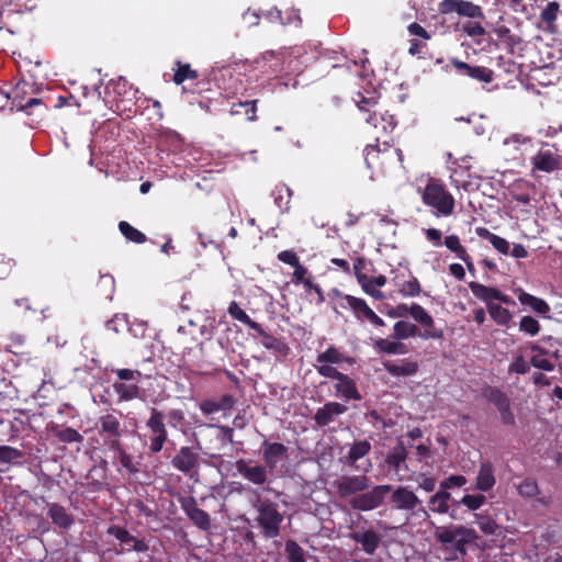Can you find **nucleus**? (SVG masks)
Listing matches in <instances>:
<instances>
[{"label":"nucleus","mask_w":562,"mask_h":562,"mask_svg":"<svg viewBox=\"0 0 562 562\" xmlns=\"http://www.w3.org/2000/svg\"><path fill=\"white\" fill-rule=\"evenodd\" d=\"M371 484L367 475H344L334 482L337 494L340 498H348L352 509L359 512H370L383 505L385 496L392 491L390 484Z\"/></svg>","instance_id":"obj_1"},{"label":"nucleus","mask_w":562,"mask_h":562,"mask_svg":"<svg viewBox=\"0 0 562 562\" xmlns=\"http://www.w3.org/2000/svg\"><path fill=\"white\" fill-rule=\"evenodd\" d=\"M434 537L449 553L447 560L463 559L468 554L469 546L476 544L477 532L464 525L435 526Z\"/></svg>","instance_id":"obj_2"},{"label":"nucleus","mask_w":562,"mask_h":562,"mask_svg":"<svg viewBox=\"0 0 562 562\" xmlns=\"http://www.w3.org/2000/svg\"><path fill=\"white\" fill-rule=\"evenodd\" d=\"M252 508L256 512L254 520L262 538L268 540L279 537L284 521V515L280 512L279 505L258 495L252 502Z\"/></svg>","instance_id":"obj_3"},{"label":"nucleus","mask_w":562,"mask_h":562,"mask_svg":"<svg viewBox=\"0 0 562 562\" xmlns=\"http://www.w3.org/2000/svg\"><path fill=\"white\" fill-rule=\"evenodd\" d=\"M422 201L425 205L434 210L436 216H450L456 206L453 195L445 188V186L435 179H430L422 193Z\"/></svg>","instance_id":"obj_4"},{"label":"nucleus","mask_w":562,"mask_h":562,"mask_svg":"<svg viewBox=\"0 0 562 562\" xmlns=\"http://www.w3.org/2000/svg\"><path fill=\"white\" fill-rule=\"evenodd\" d=\"M112 373L117 376V381L113 382L112 387L120 403L142 397V389L138 383L143 373L139 370L113 369Z\"/></svg>","instance_id":"obj_5"},{"label":"nucleus","mask_w":562,"mask_h":562,"mask_svg":"<svg viewBox=\"0 0 562 562\" xmlns=\"http://www.w3.org/2000/svg\"><path fill=\"white\" fill-rule=\"evenodd\" d=\"M411 315V317L425 327L420 337L423 339H442L443 330L441 328H436L434 318L430 314L419 304L413 303L411 306L406 304H398L394 313L391 316L395 317H405Z\"/></svg>","instance_id":"obj_6"},{"label":"nucleus","mask_w":562,"mask_h":562,"mask_svg":"<svg viewBox=\"0 0 562 562\" xmlns=\"http://www.w3.org/2000/svg\"><path fill=\"white\" fill-rule=\"evenodd\" d=\"M165 419L166 416L162 411L155 407L150 409L149 417L145 424L148 429V450L150 453H159L168 441V430Z\"/></svg>","instance_id":"obj_7"},{"label":"nucleus","mask_w":562,"mask_h":562,"mask_svg":"<svg viewBox=\"0 0 562 562\" xmlns=\"http://www.w3.org/2000/svg\"><path fill=\"white\" fill-rule=\"evenodd\" d=\"M99 435L103 440V445L110 449H120L122 445L121 438L124 434V426L120 418L113 413L101 415L97 422Z\"/></svg>","instance_id":"obj_8"},{"label":"nucleus","mask_w":562,"mask_h":562,"mask_svg":"<svg viewBox=\"0 0 562 562\" xmlns=\"http://www.w3.org/2000/svg\"><path fill=\"white\" fill-rule=\"evenodd\" d=\"M482 396L496 407L499 413V419L504 426L515 425L516 418L512 409V401L504 391L497 386L486 385L482 390Z\"/></svg>","instance_id":"obj_9"},{"label":"nucleus","mask_w":562,"mask_h":562,"mask_svg":"<svg viewBox=\"0 0 562 562\" xmlns=\"http://www.w3.org/2000/svg\"><path fill=\"white\" fill-rule=\"evenodd\" d=\"M179 503L181 509L196 528L202 531L211 529L209 513L198 506V502L193 496H183L179 499Z\"/></svg>","instance_id":"obj_10"},{"label":"nucleus","mask_w":562,"mask_h":562,"mask_svg":"<svg viewBox=\"0 0 562 562\" xmlns=\"http://www.w3.org/2000/svg\"><path fill=\"white\" fill-rule=\"evenodd\" d=\"M438 11L441 14L456 12L460 16H467L470 19H484L482 8L467 0H442L438 4Z\"/></svg>","instance_id":"obj_11"},{"label":"nucleus","mask_w":562,"mask_h":562,"mask_svg":"<svg viewBox=\"0 0 562 562\" xmlns=\"http://www.w3.org/2000/svg\"><path fill=\"white\" fill-rule=\"evenodd\" d=\"M106 533L120 541L122 552H147L149 549L148 544L144 540L137 539L126 528L119 525L109 526Z\"/></svg>","instance_id":"obj_12"},{"label":"nucleus","mask_w":562,"mask_h":562,"mask_svg":"<svg viewBox=\"0 0 562 562\" xmlns=\"http://www.w3.org/2000/svg\"><path fill=\"white\" fill-rule=\"evenodd\" d=\"M261 453L262 460L269 469V472H273L277 469L278 463L286 460L289 457L286 446L281 442H271L267 439L261 443Z\"/></svg>","instance_id":"obj_13"},{"label":"nucleus","mask_w":562,"mask_h":562,"mask_svg":"<svg viewBox=\"0 0 562 562\" xmlns=\"http://www.w3.org/2000/svg\"><path fill=\"white\" fill-rule=\"evenodd\" d=\"M199 454L192 447L183 446L171 459V465L179 472L189 475L199 467Z\"/></svg>","instance_id":"obj_14"},{"label":"nucleus","mask_w":562,"mask_h":562,"mask_svg":"<svg viewBox=\"0 0 562 562\" xmlns=\"http://www.w3.org/2000/svg\"><path fill=\"white\" fill-rule=\"evenodd\" d=\"M456 501L451 493L448 491L439 490L432 494L428 499V508L430 512L439 515H449L450 518L457 519L456 507L453 505Z\"/></svg>","instance_id":"obj_15"},{"label":"nucleus","mask_w":562,"mask_h":562,"mask_svg":"<svg viewBox=\"0 0 562 562\" xmlns=\"http://www.w3.org/2000/svg\"><path fill=\"white\" fill-rule=\"evenodd\" d=\"M237 472L255 485H263L268 481L269 469L266 464L250 465L246 460L239 459L235 462Z\"/></svg>","instance_id":"obj_16"},{"label":"nucleus","mask_w":562,"mask_h":562,"mask_svg":"<svg viewBox=\"0 0 562 562\" xmlns=\"http://www.w3.org/2000/svg\"><path fill=\"white\" fill-rule=\"evenodd\" d=\"M532 170L551 173L560 168L561 156L550 149H540L531 158Z\"/></svg>","instance_id":"obj_17"},{"label":"nucleus","mask_w":562,"mask_h":562,"mask_svg":"<svg viewBox=\"0 0 562 562\" xmlns=\"http://www.w3.org/2000/svg\"><path fill=\"white\" fill-rule=\"evenodd\" d=\"M348 411V407L338 402H327L322 407L317 408L313 419L318 427H325L335 420L336 416L342 415Z\"/></svg>","instance_id":"obj_18"},{"label":"nucleus","mask_w":562,"mask_h":562,"mask_svg":"<svg viewBox=\"0 0 562 562\" xmlns=\"http://www.w3.org/2000/svg\"><path fill=\"white\" fill-rule=\"evenodd\" d=\"M391 502L396 509L407 512H413L422 503L418 496L406 486L396 487L391 495Z\"/></svg>","instance_id":"obj_19"},{"label":"nucleus","mask_w":562,"mask_h":562,"mask_svg":"<svg viewBox=\"0 0 562 562\" xmlns=\"http://www.w3.org/2000/svg\"><path fill=\"white\" fill-rule=\"evenodd\" d=\"M451 64L459 72L480 82L490 83L494 79V71L487 67L471 66L468 63L458 59H452Z\"/></svg>","instance_id":"obj_20"},{"label":"nucleus","mask_w":562,"mask_h":562,"mask_svg":"<svg viewBox=\"0 0 562 562\" xmlns=\"http://www.w3.org/2000/svg\"><path fill=\"white\" fill-rule=\"evenodd\" d=\"M349 538L361 544V549L368 555H373L381 543V536L373 529L353 531Z\"/></svg>","instance_id":"obj_21"},{"label":"nucleus","mask_w":562,"mask_h":562,"mask_svg":"<svg viewBox=\"0 0 562 562\" xmlns=\"http://www.w3.org/2000/svg\"><path fill=\"white\" fill-rule=\"evenodd\" d=\"M337 295L346 302V305L342 304L341 306L352 310L356 318L360 322L369 321L375 314L363 299L344 294L339 291H337Z\"/></svg>","instance_id":"obj_22"},{"label":"nucleus","mask_w":562,"mask_h":562,"mask_svg":"<svg viewBox=\"0 0 562 562\" xmlns=\"http://www.w3.org/2000/svg\"><path fill=\"white\" fill-rule=\"evenodd\" d=\"M47 516L52 522L61 530H68L75 524L72 514L59 503L47 504Z\"/></svg>","instance_id":"obj_23"},{"label":"nucleus","mask_w":562,"mask_h":562,"mask_svg":"<svg viewBox=\"0 0 562 562\" xmlns=\"http://www.w3.org/2000/svg\"><path fill=\"white\" fill-rule=\"evenodd\" d=\"M105 94H113L121 100L131 99L137 90H134L133 85L124 77L111 79L105 85Z\"/></svg>","instance_id":"obj_24"},{"label":"nucleus","mask_w":562,"mask_h":562,"mask_svg":"<svg viewBox=\"0 0 562 562\" xmlns=\"http://www.w3.org/2000/svg\"><path fill=\"white\" fill-rule=\"evenodd\" d=\"M236 400L231 394L222 395L217 401L204 400L200 404V411L205 415H211L217 412H226L234 408Z\"/></svg>","instance_id":"obj_25"},{"label":"nucleus","mask_w":562,"mask_h":562,"mask_svg":"<svg viewBox=\"0 0 562 562\" xmlns=\"http://www.w3.org/2000/svg\"><path fill=\"white\" fill-rule=\"evenodd\" d=\"M334 389L340 397L346 401H361L362 396L357 389V384L353 379L348 374H342L340 379L335 383Z\"/></svg>","instance_id":"obj_26"},{"label":"nucleus","mask_w":562,"mask_h":562,"mask_svg":"<svg viewBox=\"0 0 562 562\" xmlns=\"http://www.w3.org/2000/svg\"><path fill=\"white\" fill-rule=\"evenodd\" d=\"M252 330L258 334L261 339L260 341L266 349L273 350L282 356H286L289 353V346L282 339L267 333L260 324H258Z\"/></svg>","instance_id":"obj_27"},{"label":"nucleus","mask_w":562,"mask_h":562,"mask_svg":"<svg viewBox=\"0 0 562 562\" xmlns=\"http://www.w3.org/2000/svg\"><path fill=\"white\" fill-rule=\"evenodd\" d=\"M495 483L493 464L490 461L482 462L476 475L475 488L480 492H488Z\"/></svg>","instance_id":"obj_28"},{"label":"nucleus","mask_w":562,"mask_h":562,"mask_svg":"<svg viewBox=\"0 0 562 562\" xmlns=\"http://www.w3.org/2000/svg\"><path fill=\"white\" fill-rule=\"evenodd\" d=\"M383 367L392 376H411L418 371V363L409 359H403L401 363L387 360Z\"/></svg>","instance_id":"obj_29"},{"label":"nucleus","mask_w":562,"mask_h":562,"mask_svg":"<svg viewBox=\"0 0 562 562\" xmlns=\"http://www.w3.org/2000/svg\"><path fill=\"white\" fill-rule=\"evenodd\" d=\"M515 293L522 305H528L537 314L547 315L550 313L551 307L543 299L531 295L522 289L516 290Z\"/></svg>","instance_id":"obj_30"},{"label":"nucleus","mask_w":562,"mask_h":562,"mask_svg":"<svg viewBox=\"0 0 562 562\" xmlns=\"http://www.w3.org/2000/svg\"><path fill=\"white\" fill-rule=\"evenodd\" d=\"M385 153L378 145H367L364 148V162L372 172L382 171Z\"/></svg>","instance_id":"obj_31"},{"label":"nucleus","mask_w":562,"mask_h":562,"mask_svg":"<svg viewBox=\"0 0 562 562\" xmlns=\"http://www.w3.org/2000/svg\"><path fill=\"white\" fill-rule=\"evenodd\" d=\"M316 362L328 364H340L342 362H347L349 364H353L355 359L345 356L337 347L329 346L324 352L317 355Z\"/></svg>","instance_id":"obj_32"},{"label":"nucleus","mask_w":562,"mask_h":562,"mask_svg":"<svg viewBox=\"0 0 562 562\" xmlns=\"http://www.w3.org/2000/svg\"><path fill=\"white\" fill-rule=\"evenodd\" d=\"M475 233L479 237L488 240L492 244V246L502 255L509 254L510 246L505 238L493 234L486 227H476Z\"/></svg>","instance_id":"obj_33"},{"label":"nucleus","mask_w":562,"mask_h":562,"mask_svg":"<svg viewBox=\"0 0 562 562\" xmlns=\"http://www.w3.org/2000/svg\"><path fill=\"white\" fill-rule=\"evenodd\" d=\"M172 69L175 71L172 81L176 85H181L186 80H195L199 77L198 71L193 69L191 65L188 63H181L177 60L175 61V66Z\"/></svg>","instance_id":"obj_34"},{"label":"nucleus","mask_w":562,"mask_h":562,"mask_svg":"<svg viewBox=\"0 0 562 562\" xmlns=\"http://www.w3.org/2000/svg\"><path fill=\"white\" fill-rule=\"evenodd\" d=\"M50 431L60 442L64 443H81L83 441V436L71 427L60 428L58 425H53L50 427Z\"/></svg>","instance_id":"obj_35"},{"label":"nucleus","mask_w":562,"mask_h":562,"mask_svg":"<svg viewBox=\"0 0 562 562\" xmlns=\"http://www.w3.org/2000/svg\"><path fill=\"white\" fill-rule=\"evenodd\" d=\"M375 350L387 355H404L407 352L406 346L401 341H392L386 338H378L373 341Z\"/></svg>","instance_id":"obj_36"},{"label":"nucleus","mask_w":562,"mask_h":562,"mask_svg":"<svg viewBox=\"0 0 562 562\" xmlns=\"http://www.w3.org/2000/svg\"><path fill=\"white\" fill-rule=\"evenodd\" d=\"M371 451V443L368 440L355 441L346 457V463L348 465H355V463L361 458L369 454Z\"/></svg>","instance_id":"obj_37"},{"label":"nucleus","mask_w":562,"mask_h":562,"mask_svg":"<svg viewBox=\"0 0 562 562\" xmlns=\"http://www.w3.org/2000/svg\"><path fill=\"white\" fill-rule=\"evenodd\" d=\"M487 311L491 318L499 326L508 327L513 319V315L509 310L503 307L496 303H488Z\"/></svg>","instance_id":"obj_38"},{"label":"nucleus","mask_w":562,"mask_h":562,"mask_svg":"<svg viewBox=\"0 0 562 562\" xmlns=\"http://www.w3.org/2000/svg\"><path fill=\"white\" fill-rule=\"evenodd\" d=\"M469 288L472 294L476 299L484 301L486 305H488V303H492L491 301L495 300V297H497L498 295V289L491 288L479 282H470Z\"/></svg>","instance_id":"obj_39"},{"label":"nucleus","mask_w":562,"mask_h":562,"mask_svg":"<svg viewBox=\"0 0 562 562\" xmlns=\"http://www.w3.org/2000/svg\"><path fill=\"white\" fill-rule=\"evenodd\" d=\"M407 459V451L405 449V446L402 441H400L393 450L387 453L385 458V463L392 468L395 471H398L402 467V464Z\"/></svg>","instance_id":"obj_40"},{"label":"nucleus","mask_w":562,"mask_h":562,"mask_svg":"<svg viewBox=\"0 0 562 562\" xmlns=\"http://www.w3.org/2000/svg\"><path fill=\"white\" fill-rule=\"evenodd\" d=\"M393 329V337L397 340L407 339L416 336L420 337L422 334L419 331V328L415 324L405 321L396 322L394 324Z\"/></svg>","instance_id":"obj_41"},{"label":"nucleus","mask_w":562,"mask_h":562,"mask_svg":"<svg viewBox=\"0 0 562 562\" xmlns=\"http://www.w3.org/2000/svg\"><path fill=\"white\" fill-rule=\"evenodd\" d=\"M257 102L258 100H250L233 103L231 108V114L240 115L244 113L248 121H255L257 113Z\"/></svg>","instance_id":"obj_42"},{"label":"nucleus","mask_w":562,"mask_h":562,"mask_svg":"<svg viewBox=\"0 0 562 562\" xmlns=\"http://www.w3.org/2000/svg\"><path fill=\"white\" fill-rule=\"evenodd\" d=\"M532 351L538 352L537 355L532 356L530 359V364L533 368L544 370V371H552L554 369V364L543 356L547 355V349L543 347H540L539 345H532L530 347Z\"/></svg>","instance_id":"obj_43"},{"label":"nucleus","mask_w":562,"mask_h":562,"mask_svg":"<svg viewBox=\"0 0 562 562\" xmlns=\"http://www.w3.org/2000/svg\"><path fill=\"white\" fill-rule=\"evenodd\" d=\"M227 313L233 319L240 322L241 324L248 326L251 329L256 328V326L259 324L252 321L236 301H232L229 303L227 307Z\"/></svg>","instance_id":"obj_44"},{"label":"nucleus","mask_w":562,"mask_h":562,"mask_svg":"<svg viewBox=\"0 0 562 562\" xmlns=\"http://www.w3.org/2000/svg\"><path fill=\"white\" fill-rule=\"evenodd\" d=\"M119 229L128 241L134 244H144L147 240V237L144 233L132 226L126 221H121L119 223Z\"/></svg>","instance_id":"obj_45"},{"label":"nucleus","mask_w":562,"mask_h":562,"mask_svg":"<svg viewBox=\"0 0 562 562\" xmlns=\"http://www.w3.org/2000/svg\"><path fill=\"white\" fill-rule=\"evenodd\" d=\"M288 562H306L305 550L293 539H288L284 544Z\"/></svg>","instance_id":"obj_46"},{"label":"nucleus","mask_w":562,"mask_h":562,"mask_svg":"<svg viewBox=\"0 0 562 562\" xmlns=\"http://www.w3.org/2000/svg\"><path fill=\"white\" fill-rule=\"evenodd\" d=\"M475 520L480 530L486 536H495L498 533L499 526L488 514H475Z\"/></svg>","instance_id":"obj_47"},{"label":"nucleus","mask_w":562,"mask_h":562,"mask_svg":"<svg viewBox=\"0 0 562 562\" xmlns=\"http://www.w3.org/2000/svg\"><path fill=\"white\" fill-rule=\"evenodd\" d=\"M274 194V203L282 212H288L290 210V202L292 196L291 189L281 184L276 188Z\"/></svg>","instance_id":"obj_48"},{"label":"nucleus","mask_w":562,"mask_h":562,"mask_svg":"<svg viewBox=\"0 0 562 562\" xmlns=\"http://www.w3.org/2000/svg\"><path fill=\"white\" fill-rule=\"evenodd\" d=\"M486 502V497L483 494H465L459 501H453L454 506L463 505L469 510H477Z\"/></svg>","instance_id":"obj_49"},{"label":"nucleus","mask_w":562,"mask_h":562,"mask_svg":"<svg viewBox=\"0 0 562 562\" xmlns=\"http://www.w3.org/2000/svg\"><path fill=\"white\" fill-rule=\"evenodd\" d=\"M23 458V451L11 446H0V463L20 464Z\"/></svg>","instance_id":"obj_50"},{"label":"nucleus","mask_w":562,"mask_h":562,"mask_svg":"<svg viewBox=\"0 0 562 562\" xmlns=\"http://www.w3.org/2000/svg\"><path fill=\"white\" fill-rule=\"evenodd\" d=\"M20 87L18 86L15 88V93L13 97V105L16 106L19 110L26 112L27 114H32V109L34 106H41L43 105V101L40 98H30L25 102L23 99L19 95Z\"/></svg>","instance_id":"obj_51"},{"label":"nucleus","mask_w":562,"mask_h":562,"mask_svg":"<svg viewBox=\"0 0 562 562\" xmlns=\"http://www.w3.org/2000/svg\"><path fill=\"white\" fill-rule=\"evenodd\" d=\"M110 451L116 452L119 454L121 465L126 469L130 474H136L139 472V469L134 462L133 457L125 451L123 443L120 445V449H110Z\"/></svg>","instance_id":"obj_52"},{"label":"nucleus","mask_w":562,"mask_h":562,"mask_svg":"<svg viewBox=\"0 0 562 562\" xmlns=\"http://www.w3.org/2000/svg\"><path fill=\"white\" fill-rule=\"evenodd\" d=\"M519 330L528 336H537L541 330L540 323L532 316H522L519 321Z\"/></svg>","instance_id":"obj_53"},{"label":"nucleus","mask_w":562,"mask_h":562,"mask_svg":"<svg viewBox=\"0 0 562 562\" xmlns=\"http://www.w3.org/2000/svg\"><path fill=\"white\" fill-rule=\"evenodd\" d=\"M518 494L525 498H531L539 494L540 490L535 479L526 477L517 486Z\"/></svg>","instance_id":"obj_54"},{"label":"nucleus","mask_w":562,"mask_h":562,"mask_svg":"<svg viewBox=\"0 0 562 562\" xmlns=\"http://www.w3.org/2000/svg\"><path fill=\"white\" fill-rule=\"evenodd\" d=\"M398 292L405 297H414L420 294L422 286L417 278L412 277L409 280L401 284Z\"/></svg>","instance_id":"obj_55"},{"label":"nucleus","mask_w":562,"mask_h":562,"mask_svg":"<svg viewBox=\"0 0 562 562\" xmlns=\"http://www.w3.org/2000/svg\"><path fill=\"white\" fill-rule=\"evenodd\" d=\"M499 40L504 41V43L510 48L514 49L515 46L520 44L521 40L512 33V31L507 26H499L495 30Z\"/></svg>","instance_id":"obj_56"},{"label":"nucleus","mask_w":562,"mask_h":562,"mask_svg":"<svg viewBox=\"0 0 562 562\" xmlns=\"http://www.w3.org/2000/svg\"><path fill=\"white\" fill-rule=\"evenodd\" d=\"M468 480L464 475H461V474H456V475H450L448 477H446L445 480H442L440 483H439V487L442 490V491H450L454 487H462L467 484Z\"/></svg>","instance_id":"obj_57"},{"label":"nucleus","mask_w":562,"mask_h":562,"mask_svg":"<svg viewBox=\"0 0 562 562\" xmlns=\"http://www.w3.org/2000/svg\"><path fill=\"white\" fill-rule=\"evenodd\" d=\"M317 373L324 378L334 379L338 381L342 376V372L338 371L335 367L328 363L314 364Z\"/></svg>","instance_id":"obj_58"},{"label":"nucleus","mask_w":562,"mask_h":562,"mask_svg":"<svg viewBox=\"0 0 562 562\" xmlns=\"http://www.w3.org/2000/svg\"><path fill=\"white\" fill-rule=\"evenodd\" d=\"M559 8L560 5L557 1L549 2L540 14L541 20L548 24L553 23L557 20Z\"/></svg>","instance_id":"obj_59"},{"label":"nucleus","mask_w":562,"mask_h":562,"mask_svg":"<svg viewBox=\"0 0 562 562\" xmlns=\"http://www.w3.org/2000/svg\"><path fill=\"white\" fill-rule=\"evenodd\" d=\"M165 416L168 419L169 426L172 428H178V426H182L186 423L184 412L179 408L170 409Z\"/></svg>","instance_id":"obj_60"},{"label":"nucleus","mask_w":562,"mask_h":562,"mask_svg":"<svg viewBox=\"0 0 562 562\" xmlns=\"http://www.w3.org/2000/svg\"><path fill=\"white\" fill-rule=\"evenodd\" d=\"M462 30L468 36L472 38L484 36L486 34L485 29L479 22L469 21L463 24Z\"/></svg>","instance_id":"obj_61"},{"label":"nucleus","mask_w":562,"mask_h":562,"mask_svg":"<svg viewBox=\"0 0 562 562\" xmlns=\"http://www.w3.org/2000/svg\"><path fill=\"white\" fill-rule=\"evenodd\" d=\"M528 363L522 356L516 357V359L508 366V373L525 374L530 369Z\"/></svg>","instance_id":"obj_62"},{"label":"nucleus","mask_w":562,"mask_h":562,"mask_svg":"<svg viewBox=\"0 0 562 562\" xmlns=\"http://www.w3.org/2000/svg\"><path fill=\"white\" fill-rule=\"evenodd\" d=\"M293 268H294V271L292 273V282L294 284H301L305 279H307L308 276H311L307 268L304 267L301 262H299Z\"/></svg>","instance_id":"obj_63"},{"label":"nucleus","mask_w":562,"mask_h":562,"mask_svg":"<svg viewBox=\"0 0 562 562\" xmlns=\"http://www.w3.org/2000/svg\"><path fill=\"white\" fill-rule=\"evenodd\" d=\"M278 259L286 265H290L292 267H295L300 259L297 255L293 250H282L278 254Z\"/></svg>","instance_id":"obj_64"}]
</instances>
